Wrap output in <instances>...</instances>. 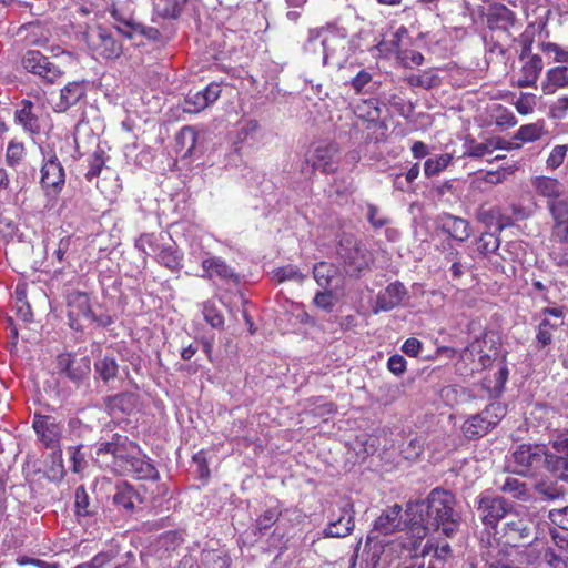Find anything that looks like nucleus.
<instances>
[{
    "label": "nucleus",
    "mask_w": 568,
    "mask_h": 568,
    "mask_svg": "<svg viewBox=\"0 0 568 568\" xmlns=\"http://www.w3.org/2000/svg\"><path fill=\"white\" fill-rule=\"evenodd\" d=\"M486 21L490 30H499L510 37V30L517 24V17L505 4L495 3L487 9Z\"/></svg>",
    "instance_id": "obj_16"
},
{
    "label": "nucleus",
    "mask_w": 568,
    "mask_h": 568,
    "mask_svg": "<svg viewBox=\"0 0 568 568\" xmlns=\"http://www.w3.org/2000/svg\"><path fill=\"white\" fill-rule=\"evenodd\" d=\"M88 44L95 55L103 59H116L122 53V44L102 28L88 34Z\"/></svg>",
    "instance_id": "obj_11"
},
{
    "label": "nucleus",
    "mask_w": 568,
    "mask_h": 568,
    "mask_svg": "<svg viewBox=\"0 0 568 568\" xmlns=\"http://www.w3.org/2000/svg\"><path fill=\"white\" fill-rule=\"evenodd\" d=\"M166 234H142L135 241V247L146 255H155L156 261L171 271L182 267V253L168 243Z\"/></svg>",
    "instance_id": "obj_4"
},
{
    "label": "nucleus",
    "mask_w": 568,
    "mask_h": 568,
    "mask_svg": "<svg viewBox=\"0 0 568 568\" xmlns=\"http://www.w3.org/2000/svg\"><path fill=\"white\" fill-rule=\"evenodd\" d=\"M532 186L537 194L547 197L548 201L557 200L564 195V185L554 178L537 176L532 180Z\"/></svg>",
    "instance_id": "obj_25"
},
{
    "label": "nucleus",
    "mask_w": 568,
    "mask_h": 568,
    "mask_svg": "<svg viewBox=\"0 0 568 568\" xmlns=\"http://www.w3.org/2000/svg\"><path fill=\"white\" fill-rule=\"evenodd\" d=\"M104 166V158L102 151H95L89 160V170L85 173V178L92 181L97 178Z\"/></svg>",
    "instance_id": "obj_50"
},
{
    "label": "nucleus",
    "mask_w": 568,
    "mask_h": 568,
    "mask_svg": "<svg viewBox=\"0 0 568 568\" xmlns=\"http://www.w3.org/2000/svg\"><path fill=\"white\" fill-rule=\"evenodd\" d=\"M75 509L79 516H88L89 511V497L83 487L77 488L75 491Z\"/></svg>",
    "instance_id": "obj_57"
},
{
    "label": "nucleus",
    "mask_w": 568,
    "mask_h": 568,
    "mask_svg": "<svg viewBox=\"0 0 568 568\" xmlns=\"http://www.w3.org/2000/svg\"><path fill=\"white\" fill-rule=\"evenodd\" d=\"M87 95V88L83 81H73L60 90L59 100L53 104L55 112L62 113L74 106Z\"/></svg>",
    "instance_id": "obj_18"
},
{
    "label": "nucleus",
    "mask_w": 568,
    "mask_h": 568,
    "mask_svg": "<svg viewBox=\"0 0 568 568\" xmlns=\"http://www.w3.org/2000/svg\"><path fill=\"white\" fill-rule=\"evenodd\" d=\"M500 489L520 500H526L529 497L526 484L514 477H507Z\"/></svg>",
    "instance_id": "obj_36"
},
{
    "label": "nucleus",
    "mask_w": 568,
    "mask_h": 568,
    "mask_svg": "<svg viewBox=\"0 0 568 568\" xmlns=\"http://www.w3.org/2000/svg\"><path fill=\"white\" fill-rule=\"evenodd\" d=\"M483 414L488 420H494L495 426L505 416L506 407L499 402H494L483 410Z\"/></svg>",
    "instance_id": "obj_55"
},
{
    "label": "nucleus",
    "mask_w": 568,
    "mask_h": 568,
    "mask_svg": "<svg viewBox=\"0 0 568 568\" xmlns=\"http://www.w3.org/2000/svg\"><path fill=\"white\" fill-rule=\"evenodd\" d=\"M422 346L423 344L419 339L410 337L404 342L402 351L408 356L416 357L418 356Z\"/></svg>",
    "instance_id": "obj_64"
},
{
    "label": "nucleus",
    "mask_w": 568,
    "mask_h": 568,
    "mask_svg": "<svg viewBox=\"0 0 568 568\" xmlns=\"http://www.w3.org/2000/svg\"><path fill=\"white\" fill-rule=\"evenodd\" d=\"M454 496L443 489H434L425 500L409 503L405 511L408 529L405 531L409 542L387 541L383 554L395 552L400 557L404 552L417 555V548L430 529L440 530L450 537L459 527V515L454 510Z\"/></svg>",
    "instance_id": "obj_1"
},
{
    "label": "nucleus",
    "mask_w": 568,
    "mask_h": 568,
    "mask_svg": "<svg viewBox=\"0 0 568 568\" xmlns=\"http://www.w3.org/2000/svg\"><path fill=\"white\" fill-rule=\"evenodd\" d=\"M341 161V150L335 142H321L305 159L302 172L313 174L321 171L324 174H333L338 170Z\"/></svg>",
    "instance_id": "obj_5"
},
{
    "label": "nucleus",
    "mask_w": 568,
    "mask_h": 568,
    "mask_svg": "<svg viewBox=\"0 0 568 568\" xmlns=\"http://www.w3.org/2000/svg\"><path fill=\"white\" fill-rule=\"evenodd\" d=\"M548 209L555 221L554 235L557 239L568 236V196L548 201Z\"/></svg>",
    "instance_id": "obj_19"
},
{
    "label": "nucleus",
    "mask_w": 568,
    "mask_h": 568,
    "mask_svg": "<svg viewBox=\"0 0 568 568\" xmlns=\"http://www.w3.org/2000/svg\"><path fill=\"white\" fill-rule=\"evenodd\" d=\"M138 496L133 488L128 484H121L116 487V491L113 496V503L126 510H131L134 507V501Z\"/></svg>",
    "instance_id": "obj_33"
},
{
    "label": "nucleus",
    "mask_w": 568,
    "mask_h": 568,
    "mask_svg": "<svg viewBox=\"0 0 568 568\" xmlns=\"http://www.w3.org/2000/svg\"><path fill=\"white\" fill-rule=\"evenodd\" d=\"M398 59L405 68L420 65L424 62V55L415 50H404L398 53Z\"/></svg>",
    "instance_id": "obj_54"
},
{
    "label": "nucleus",
    "mask_w": 568,
    "mask_h": 568,
    "mask_svg": "<svg viewBox=\"0 0 568 568\" xmlns=\"http://www.w3.org/2000/svg\"><path fill=\"white\" fill-rule=\"evenodd\" d=\"M559 89H568V65H557L547 70L541 81L545 94H554Z\"/></svg>",
    "instance_id": "obj_22"
},
{
    "label": "nucleus",
    "mask_w": 568,
    "mask_h": 568,
    "mask_svg": "<svg viewBox=\"0 0 568 568\" xmlns=\"http://www.w3.org/2000/svg\"><path fill=\"white\" fill-rule=\"evenodd\" d=\"M67 303L68 307L72 310L70 313L77 312L85 317L91 315L90 298L87 293L73 291L68 294Z\"/></svg>",
    "instance_id": "obj_31"
},
{
    "label": "nucleus",
    "mask_w": 568,
    "mask_h": 568,
    "mask_svg": "<svg viewBox=\"0 0 568 568\" xmlns=\"http://www.w3.org/2000/svg\"><path fill=\"white\" fill-rule=\"evenodd\" d=\"M402 520V507L394 505L385 509L379 517L375 520L374 528L372 530V538H378L379 536H387L396 531H402L404 527Z\"/></svg>",
    "instance_id": "obj_15"
},
{
    "label": "nucleus",
    "mask_w": 568,
    "mask_h": 568,
    "mask_svg": "<svg viewBox=\"0 0 568 568\" xmlns=\"http://www.w3.org/2000/svg\"><path fill=\"white\" fill-rule=\"evenodd\" d=\"M549 519L560 528L568 530V507L550 510Z\"/></svg>",
    "instance_id": "obj_60"
},
{
    "label": "nucleus",
    "mask_w": 568,
    "mask_h": 568,
    "mask_svg": "<svg viewBox=\"0 0 568 568\" xmlns=\"http://www.w3.org/2000/svg\"><path fill=\"white\" fill-rule=\"evenodd\" d=\"M16 308L18 314L24 320L29 321L31 317V307L27 302V287L24 284H18L14 290Z\"/></svg>",
    "instance_id": "obj_40"
},
{
    "label": "nucleus",
    "mask_w": 568,
    "mask_h": 568,
    "mask_svg": "<svg viewBox=\"0 0 568 568\" xmlns=\"http://www.w3.org/2000/svg\"><path fill=\"white\" fill-rule=\"evenodd\" d=\"M544 558L552 568H568V557L562 558L551 549L545 551Z\"/></svg>",
    "instance_id": "obj_62"
},
{
    "label": "nucleus",
    "mask_w": 568,
    "mask_h": 568,
    "mask_svg": "<svg viewBox=\"0 0 568 568\" xmlns=\"http://www.w3.org/2000/svg\"><path fill=\"white\" fill-rule=\"evenodd\" d=\"M499 139H489L483 143H476L473 139L467 140L465 143L464 155L470 158H483L485 155L491 154L495 149H499Z\"/></svg>",
    "instance_id": "obj_28"
},
{
    "label": "nucleus",
    "mask_w": 568,
    "mask_h": 568,
    "mask_svg": "<svg viewBox=\"0 0 568 568\" xmlns=\"http://www.w3.org/2000/svg\"><path fill=\"white\" fill-rule=\"evenodd\" d=\"M532 526V520L526 508L509 513L504 524L506 541L516 545L528 539L531 535Z\"/></svg>",
    "instance_id": "obj_10"
},
{
    "label": "nucleus",
    "mask_w": 568,
    "mask_h": 568,
    "mask_svg": "<svg viewBox=\"0 0 568 568\" xmlns=\"http://www.w3.org/2000/svg\"><path fill=\"white\" fill-rule=\"evenodd\" d=\"M41 153L43 156L41 185L47 190H51L53 193H59L65 183L64 169L53 150L41 148Z\"/></svg>",
    "instance_id": "obj_7"
},
{
    "label": "nucleus",
    "mask_w": 568,
    "mask_h": 568,
    "mask_svg": "<svg viewBox=\"0 0 568 568\" xmlns=\"http://www.w3.org/2000/svg\"><path fill=\"white\" fill-rule=\"evenodd\" d=\"M313 303L316 307L331 312L334 307V295L332 291L325 288L323 292H317L313 298Z\"/></svg>",
    "instance_id": "obj_53"
},
{
    "label": "nucleus",
    "mask_w": 568,
    "mask_h": 568,
    "mask_svg": "<svg viewBox=\"0 0 568 568\" xmlns=\"http://www.w3.org/2000/svg\"><path fill=\"white\" fill-rule=\"evenodd\" d=\"M221 87L217 83H210L205 89L196 92H189L184 102V111L197 113L213 104L221 95Z\"/></svg>",
    "instance_id": "obj_17"
},
{
    "label": "nucleus",
    "mask_w": 568,
    "mask_h": 568,
    "mask_svg": "<svg viewBox=\"0 0 568 568\" xmlns=\"http://www.w3.org/2000/svg\"><path fill=\"white\" fill-rule=\"evenodd\" d=\"M202 268L204 274L202 277L213 280L217 277L227 284H239L241 281L240 275L231 267L225 260L219 256L209 255L202 260Z\"/></svg>",
    "instance_id": "obj_13"
},
{
    "label": "nucleus",
    "mask_w": 568,
    "mask_h": 568,
    "mask_svg": "<svg viewBox=\"0 0 568 568\" xmlns=\"http://www.w3.org/2000/svg\"><path fill=\"white\" fill-rule=\"evenodd\" d=\"M354 528V523L349 514H344L336 521L331 523L326 529V536L341 538L347 536Z\"/></svg>",
    "instance_id": "obj_34"
},
{
    "label": "nucleus",
    "mask_w": 568,
    "mask_h": 568,
    "mask_svg": "<svg viewBox=\"0 0 568 568\" xmlns=\"http://www.w3.org/2000/svg\"><path fill=\"white\" fill-rule=\"evenodd\" d=\"M549 454L544 452L541 446L520 445L513 453V458L508 463V469L513 473L526 475L531 468L541 464H549Z\"/></svg>",
    "instance_id": "obj_6"
},
{
    "label": "nucleus",
    "mask_w": 568,
    "mask_h": 568,
    "mask_svg": "<svg viewBox=\"0 0 568 568\" xmlns=\"http://www.w3.org/2000/svg\"><path fill=\"white\" fill-rule=\"evenodd\" d=\"M442 229L456 241L464 242L471 235V229L468 221L447 214L442 220Z\"/></svg>",
    "instance_id": "obj_24"
},
{
    "label": "nucleus",
    "mask_w": 568,
    "mask_h": 568,
    "mask_svg": "<svg viewBox=\"0 0 568 568\" xmlns=\"http://www.w3.org/2000/svg\"><path fill=\"white\" fill-rule=\"evenodd\" d=\"M335 272V268L331 264L321 262L314 266L313 276L320 286L327 288L331 285Z\"/></svg>",
    "instance_id": "obj_39"
},
{
    "label": "nucleus",
    "mask_w": 568,
    "mask_h": 568,
    "mask_svg": "<svg viewBox=\"0 0 568 568\" xmlns=\"http://www.w3.org/2000/svg\"><path fill=\"white\" fill-rule=\"evenodd\" d=\"M355 114L358 118L366 119L367 121L375 122L381 116V110L374 100H365L357 104L355 108Z\"/></svg>",
    "instance_id": "obj_42"
},
{
    "label": "nucleus",
    "mask_w": 568,
    "mask_h": 568,
    "mask_svg": "<svg viewBox=\"0 0 568 568\" xmlns=\"http://www.w3.org/2000/svg\"><path fill=\"white\" fill-rule=\"evenodd\" d=\"M550 465L546 464L547 468L551 470L557 477L568 480V460L564 457H556L549 454Z\"/></svg>",
    "instance_id": "obj_49"
},
{
    "label": "nucleus",
    "mask_w": 568,
    "mask_h": 568,
    "mask_svg": "<svg viewBox=\"0 0 568 568\" xmlns=\"http://www.w3.org/2000/svg\"><path fill=\"white\" fill-rule=\"evenodd\" d=\"M568 111V95L558 98L550 106L549 112L554 119H564Z\"/></svg>",
    "instance_id": "obj_58"
},
{
    "label": "nucleus",
    "mask_w": 568,
    "mask_h": 568,
    "mask_svg": "<svg viewBox=\"0 0 568 568\" xmlns=\"http://www.w3.org/2000/svg\"><path fill=\"white\" fill-rule=\"evenodd\" d=\"M366 217L374 229H381L390 223V220L382 214L381 210L376 205L371 203L367 204Z\"/></svg>",
    "instance_id": "obj_48"
},
{
    "label": "nucleus",
    "mask_w": 568,
    "mask_h": 568,
    "mask_svg": "<svg viewBox=\"0 0 568 568\" xmlns=\"http://www.w3.org/2000/svg\"><path fill=\"white\" fill-rule=\"evenodd\" d=\"M33 428L47 446H53L62 434L61 426L51 416L34 415Z\"/></svg>",
    "instance_id": "obj_20"
},
{
    "label": "nucleus",
    "mask_w": 568,
    "mask_h": 568,
    "mask_svg": "<svg viewBox=\"0 0 568 568\" xmlns=\"http://www.w3.org/2000/svg\"><path fill=\"white\" fill-rule=\"evenodd\" d=\"M185 3L186 0H153V10L162 18L175 19L181 14Z\"/></svg>",
    "instance_id": "obj_27"
},
{
    "label": "nucleus",
    "mask_w": 568,
    "mask_h": 568,
    "mask_svg": "<svg viewBox=\"0 0 568 568\" xmlns=\"http://www.w3.org/2000/svg\"><path fill=\"white\" fill-rule=\"evenodd\" d=\"M44 476L52 481H58L63 478L64 466L62 453L60 450L53 452L47 457Z\"/></svg>",
    "instance_id": "obj_29"
},
{
    "label": "nucleus",
    "mask_w": 568,
    "mask_h": 568,
    "mask_svg": "<svg viewBox=\"0 0 568 568\" xmlns=\"http://www.w3.org/2000/svg\"><path fill=\"white\" fill-rule=\"evenodd\" d=\"M452 161V155L448 153L439 154L435 158H429L424 163V172L427 176H433L442 172Z\"/></svg>",
    "instance_id": "obj_38"
},
{
    "label": "nucleus",
    "mask_w": 568,
    "mask_h": 568,
    "mask_svg": "<svg viewBox=\"0 0 568 568\" xmlns=\"http://www.w3.org/2000/svg\"><path fill=\"white\" fill-rule=\"evenodd\" d=\"M373 77L366 70H361L352 80L351 87L356 94H367L372 92Z\"/></svg>",
    "instance_id": "obj_41"
},
{
    "label": "nucleus",
    "mask_w": 568,
    "mask_h": 568,
    "mask_svg": "<svg viewBox=\"0 0 568 568\" xmlns=\"http://www.w3.org/2000/svg\"><path fill=\"white\" fill-rule=\"evenodd\" d=\"M491 427H494V420H488L481 412L467 419L462 430L466 438L475 439L484 436Z\"/></svg>",
    "instance_id": "obj_26"
},
{
    "label": "nucleus",
    "mask_w": 568,
    "mask_h": 568,
    "mask_svg": "<svg viewBox=\"0 0 568 568\" xmlns=\"http://www.w3.org/2000/svg\"><path fill=\"white\" fill-rule=\"evenodd\" d=\"M26 155L24 144L22 142H18L16 140H11L8 143L6 150V163L10 168H16L19 165Z\"/></svg>",
    "instance_id": "obj_37"
},
{
    "label": "nucleus",
    "mask_w": 568,
    "mask_h": 568,
    "mask_svg": "<svg viewBox=\"0 0 568 568\" xmlns=\"http://www.w3.org/2000/svg\"><path fill=\"white\" fill-rule=\"evenodd\" d=\"M495 122L498 126L510 128L516 125L517 120L511 111L498 105L495 110Z\"/></svg>",
    "instance_id": "obj_52"
},
{
    "label": "nucleus",
    "mask_w": 568,
    "mask_h": 568,
    "mask_svg": "<svg viewBox=\"0 0 568 568\" xmlns=\"http://www.w3.org/2000/svg\"><path fill=\"white\" fill-rule=\"evenodd\" d=\"M338 254L344 261L345 272L351 276H357L361 272L367 270L372 261V256L366 248L349 240L341 244Z\"/></svg>",
    "instance_id": "obj_9"
},
{
    "label": "nucleus",
    "mask_w": 568,
    "mask_h": 568,
    "mask_svg": "<svg viewBox=\"0 0 568 568\" xmlns=\"http://www.w3.org/2000/svg\"><path fill=\"white\" fill-rule=\"evenodd\" d=\"M22 65L28 72L38 75L47 83H54L63 75V71L57 64L36 50L26 53L22 59Z\"/></svg>",
    "instance_id": "obj_8"
},
{
    "label": "nucleus",
    "mask_w": 568,
    "mask_h": 568,
    "mask_svg": "<svg viewBox=\"0 0 568 568\" xmlns=\"http://www.w3.org/2000/svg\"><path fill=\"white\" fill-rule=\"evenodd\" d=\"M407 294L405 286L399 283H390L384 291L379 292L374 312H387L398 306Z\"/></svg>",
    "instance_id": "obj_21"
},
{
    "label": "nucleus",
    "mask_w": 568,
    "mask_h": 568,
    "mask_svg": "<svg viewBox=\"0 0 568 568\" xmlns=\"http://www.w3.org/2000/svg\"><path fill=\"white\" fill-rule=\"evenodd\" d=\"M39 108L31 100L23 99L17 105L13 114V121L21 126L23 132L36 135L41 131Z\"/></svg>",
    "instance_id": "obj_14"
},
{
    "label": "nucleus",
    "mask_w": 568,
    "mask_h": 568,
    "mask_svg": "<svg viewBox=\"0 0 568 568\" xmlns=\"http://www.w3.org/2000/svg\"><path fill=\"white\" fill-rule=\"evenodd\" d=\"M272 277L277 283L292 281L302 284L307 278V275L302 273L296 265L288 264L274 270L272 272Z\"/></svg>",
    "instance_id": "obj_30"
},
{
    "label": "nucleus",
    "mask_w": 568,
    "mask_h": 568,
    "mask_svg": "<svg viewBox=\"0 0 568 568\" xmlns=\"http://www.w3.org/2000/svg\"><path fill=\"white\" fill-rule=\"evenodd\" d=\"M500 245L499 237L493 233H484L478 240V252L481 255H487L498 250Z\"/></svg>",
    "instance_id": "obj_47"
},
{
    "label": "nucleus",
    "mask_w": 568,
    "mask_h": 568,
    "mask_svg": "<svg viewBox=\"0 0 568 568\" xmlns=\"http://www.w3.org/2000/svg\"><path fill=\"white\" fill-rule=\"evenodd\" d=\"M280 513L276 508H271L264 511V514L257 519V528L264 530L270 528L278 519Z\"/></svg>",
    "instance_id": "obj_59"
},
{
    "label": "nucleus",
    "mask_w": 568,
    "mask_h": 568,
    "mask_svg": "<svg viewBox=\"0 0 568 568\" xmlns=\"http://www.w3.org/2000/svg\"><path fill=\"white\" fill-rule=\"evenodd\" d=\"M558 240L564 246L554 252V260L558 266L568 267V236Z\"/></svg>",
    "instance_id": "obj_61"
},
{
    "label": "nucleus",
    "mask_w": 568,
    "mask_h": 568,
    "mask_svg": "<svg viewBox=\"0 0 568 568\" xmlns=\"http://www.w3.org/2000/svg\"><path fill=\"white\" fill-rule=\"evenodd\" d=\"M558 328L557 324H552L548 318H544L537 328L536 348L542 349L552 342V332Z\"/></svg>",
    "instance_id": "obj_35"
},
{
    "label": "nucleus",
    "mask_w": 568,
    "mask_h": 568,
    "mask_svg": "<svg viewBox=\"0 0 568 568\" xmlns=\"http://www.w3.org/2000/svg\"><path fill=\"white\" fill-rule=\"evenodd\" d=\"M479 518L487 527L495 528L509 514L507 503L500 497L481 496L477 507Z\"/></svg>",
    "instance_id": "obj_12"
},
{
    "label": "nucleus",
    "mask_w": 568,
    "mask_h": 568,
    "mask_svg": "<svg viewBox=\"0 0 568 568\" xmlns=\"http://www.w3.org/2000/svg\"><path fill=\"white\" fill-rule=\"evenodd\" d=\"M97 375L104 382L114 379L119 373V365L111 356H104L94 364Z\"/></svg>",
    "instance_id": "obj_32"
},
{
    "label": "nucleus",
    "mask_w": 568,
    "mask_h": 568,
    "mask_svg": "<svg viewBox=\"0 0 568 568\" xmlns=\"http://www.w3.org/2000/svg\"><path fill=\"white\" fill-rule=\"evenodd\" d=\"M95 460L101 467L120 475H132L139 479L158 477L156 469L145 460L139 447L128 437L118 434L110 442L97 445Z\"/></svg>",
    "instance_id": "obj_2"
},
{
    "label": "nucleus",
    "mask_w": 568,
    "mask_h": 568,
    "mask_svg": "<svg viewBox=\"0 0 568 568\" xmlns=\"http://www.w3.org/2000/svg\"><path fill=\"white\" fill-rule=\"evenodd\" d=\"M320 42L323 49V64L342 68L348 59V40L346 36L326 29H312L304 45L306 51H315Z\"/></svg>",
    "instance_id": "obj_3"
},
{
    "label": "nucleus",
    "mask_w": 568,
    "mask_h": 568,
    "mask_svg": "<svg viewBox=\"0 0 568 568\" xmlns=\"http://www.w3.org/2000/svg\"><path fill=\"white\" fill-rule=\"evenodd\" d=\"M110 13L114 20L122 23L124 27L130 28L131 30H133L136 24L132 11L124 6L113 4L110 9Z\"/></svg>",
    "instance_id": "obj_45"
},
{
    "label": "nucleus",
    "mask_w": 568,
    "mask_h": 568,
    "mask_svg": "<svg viewBox=\"0 0 568 568\" xmlns=\"http://www.w3.org/2000/svg\"><path fill=\"white\" fill-rule=\"evenodd\" d=\"M204 320L213 327L220 328L224 325L223 315L211 303H205L203 307Z\"/></svg>",
    "instance_id": "obj_51"
},
{
    "label": "nucleus",
    "mask_w": 568,
    "mask_h": 568,
    "mask_svg": "<svg viewBox=\"0 0 568 568\" xmlns=\"http://www.w3.org/2000/svg\"><path fill=\"white\" fill-rule=\"evenodd\" d=\"M90 372L91 361L89 357L84 356L75 361L74 366L67 372V376L72 381H81L87 377Z\"/></svg>",
    "instance_id": "obj_46"
},
{
    "label": "nucleus",
    "mask_w": 568,
    "mask_h": 568,
    "mask_svg": "<svg viewBox=\"0 0 568 568\" xmlns=\"http://www.w3.org/2000/svg\"><path fill=\"white\" fill-rule=\"evenodd\" d=\"M544 69V62L540 55L530 57L523 62V67L517 79L518 88L534 87Z\"/></svg>",
    "instance_id": "obj_23"
},
{
    "label": "nucleus",
    "mask_w": 568,
    "mask_h": 568,
    "mask_svg": "<svg viewBox=\"0 0 568 568\" xmlns=\"http://www.w3.org/2000/svg\"><path fill=\"white\" fill-rule=\"evenodd\" d=\"M567 151H568L567 145H556L551 150V152L547 159V166L552 170L559 168L561 165V163L564 162Z\"/></svg>",
    "instance_id": "obj_56"
},
{
    "label": "nucleus",
    "mask_w": 568,
    "mask_h": 568,
    "mask_svg": "<svg viewBox=\"0 0 568 568\" xmlns=\"http://www.w3.org/2000/svg\"><path fill=\"white\" fill-rule=\"evenodd\" d=\"M544 133L541 123H531L520 126L515 134V139L521 142H532L538 140Z\"/></svg>",
    "instance_id": "obj_44"
},
{
    "label": "nucleus",
    "mask_w": 568,
    "mask_h": 568,
    "mask_svg": "<svg viewBox=\"0 0 568 568\" xmlns=\"http://www.w3.org/2000/svg\"><path fill=\"white\" fill-rule=\"evenodd\" d=\"M387 367L395 375H399L406 369V359L402 355H393L387 362Z\"/></svg>",
    "instance_id": "obj_63"
},
{
    "label": "nucleus",
    "mask_w": 568,
    "mask_h": 568,
    "mask_svg": "<svg viewBox=\"0 0 568 568\" xmlns=\"http://www.w3.org/2000/svg\"><path fill=\"white\" fill-rule=\"evenodd\" d=\"M197 133L191 126H184L176 134V143L185 150V154H191L196 144Z\"/></svg>",
    "instance_id": "obj_43"
}]
</instances>
